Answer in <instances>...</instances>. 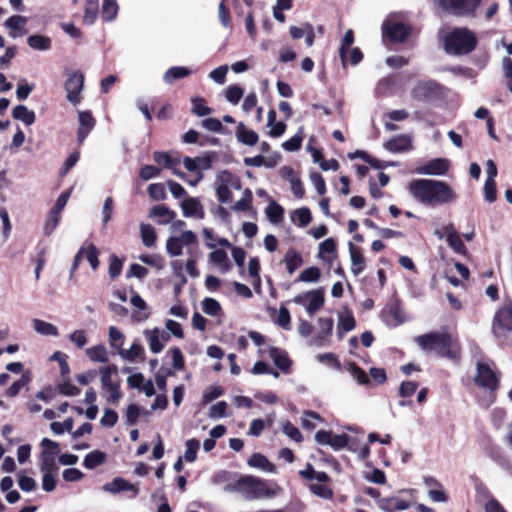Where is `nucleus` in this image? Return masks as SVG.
Segmentation results:
<instances>
[{
  "instance_id": "nucleus-59",
  "label": "nucleus",
  "mask_w": 512,
  "mask_h": 512,
  "mask_svg": "<svg viewBox=\"0 0 512 512\" xmlns=\"http://www.w3.org/2000/svg\"><path fill=\"white\" fill-rule=\"evenodd\" d=\"M148 194L154 200H164L166 198V190L162 183H153L148 187Z\"/></svg>"
},
{
  "instance_id": "nucleus-48",
  "label": "nucleus",
  "mask_w": 512,
  "mask_h": 512,
  "mask_svg": "<svg viewBox=\"0 0 512 512\" xmlns=\"http://www.w3.org/2000/svg\"><path fill=\"white\" fill-rule=\"evenodd\" d=\"M210 261L221 266L223 270L228 271L231 267L227 253L223 249H217L209 254Z\"/></svg>"
},
{
  "instance_id": "nucleus-55",
  "label": "nucleus",
  "mask_w": 512,
  "mask_h": 512,
  "mask_svg": "<svg viewBox=\"0 0 512 512\" xmlns=\"http://www.w3.org/2000/svg\"><path fill=\"white\" fill-rule=\"evenodd\" d=\"M144 353V350L141 345L137 343H133L131 347L127 350L121 349L119 354L122 358L128 361H134L136 358L140 357Z\"/></svg>"
},
{
  "instance_id": "nucleus-1",
  "label": "nucleus",
  "mask_w": 512,
  "mask_h": 512,
  "mask_svg": "<svg viewBox=\"0 0 512 512\" xmlns=\"http://www.w3.org/2000/svg\"><path fill=\"white\" fill-rule=\"evenodd\" d=\"M409 193L419 203L430 207L455 202L456 192L445 181L435 179H415L408 184Z\"/></svg>"
},
{
  "instance_id": "nucleus-28",
  "label": "nucleus",
  "mask_w": 512,
  "mask_h": 512,
  "mask_svg": "<svg viewBox=\"0 0 512 512\" xmlns=\"http://www.w3.org/2000/svg\"><path fill=\"white\" fill-rule=\"evenodd\" d=\"M40 470L42 473L58 474L59 467L56 463V456L48 453L40 454Z\"/></svg>"
},
{
  "instance_id": "nucleus-31",
  "label": "nucleus",
  "mask_w": 512,
  "mask_h": 512,
  "mask_svg": "<svg viewBox=\"0 0 512 512\" xmlns=\"http://www.w3.org/2000/svg\"><path fill=\"white\" fill-rule=\"evenodd\" d=\"M266 215L271 223L278 224L283 221L284 209L277 202L271 201L266 208Z\"/></svg>"
},
{
  "instance_id": "nucleus-13",
  "label": "nucleus",
  "mask_w": 512,
  "mask_h": 512,
  "mask_svg": "<svg viewBox=\"0 0 512 512\" xmlns=\"http://www.w3.org/2000/svg\"><path fill=\"white\" fill-rule=\"evenodd\" d=\"M383 33L391 42H403L409 35V28L402 22H395L386 25Z\"/></svg>"
},
{
  "instance_id": "nucleus-53",
  "label": "nucleus",
  "mask_w": 512,
  "mask_h": 512,
  "mask_svg": "<svg viewBox=\"0 0 512 512\" xmlns=\"http://www.w3.org/2000/svg\"><path fill=\"white\" fill-rule=\"evenodd\" d=\"M122 268H123V261L115 254H112L109 257V268H108V273H109V276L111 277V279L117 278L121 274Z\"/></svg>"
},
{
  "instance_id": "nucleus-22",
  "label": "nucleus",
  "mask_w": 512,
  "mask_h": 512,
  "mask_svg": "<svg viewBox=\"0 0 512 512\" xmlns=\"http://www.w3.org/2000/svg\"><path fill=\"white\" fill-rule=\"evenodd\" d=\"M283 262L286 265L287 272L293 274L303 264V257L300 252L294 249H289L284 258Z\"/></svg>"
},
{
  "instance_id": "nucleus-23",
  "label": "nucleus",
  "mask_w": 512,
  "mask_h": 512,
  "mask_svg": "<svg viewBox=\"0 0 512 512\" xmlns=\"http://www.w3.org/2000/svg\"><path fill=\"white\" fill-rule=\"evenodd\" d=\"M248 465L268 473H274L276 471L275 465L271 463L266 456L260 453H254L249 458Z\"/></svg>"
},
{
  "instance_id": "nucleus-14",
  "label": "nucleus",
  "mask_w": 512,
  "mask_h": 512,
  "mask_svg": "<svg viewBox=\"0 0 512 512\" xmlns=\"http://www.w3.org/2000/svg\"><path fill=\"white\" fill-rule=\"evenodd\" d=\"M181 209L184 217H196L199 219L205 217L203 206L198 198L187 197L181 202Z\"/></svg>"
},
{
  "instance_id": "nucleus-58",
  "label": "nucleus",
  "mask_w": 512,
  "mask_h": 512,
  "mask_svg": "<svg viewBox=\"0 0 512 512\" xmlns=\"http://www.w3.org/2000/svg\"><path fill=\"white\" fill-rule=\"evenodd\" d=\"M309 489L314 495H316L320 498L331 499L333 497L332 490L324 484H321V483L311 484L309 486Z\"/></svg>"
},
{
  "instance_id": "nucleus-45",
  "label": "nucleus",
  "mask_w": 512,
  "mask_h": 512,
  "mask_svg": "<svg viewBox=\"0 0 512 512\" xmlns=\"http://www.w3.org/2000/svg\"><path fill=\"white\" fill-rule=\"evenodd\" d=\"M292 220L298 222L301 227H306L312 221V214L309 208L302 207L292 213Z\"/></svg>"
},
{
  "instance_id": "nucleus-36",
  "label": "nucleus",
  "mask_w": 512,
  "mask_h": 512,
  "mask_svg": "<svg viewBox=\"0 0 512 512\" xmlns=\"http://www.w3.org/2000/svg\"><path fill=\"white\" fill-rule=\"evenodd\" d=\"M354 40H355V37H354L353 30L348 29L345 32V35H344V37L342 39V42H341V45H340V48H339V56L341 58V61H342L343 65H345L346 62H347L348 51H349V48L354 43Z\"/></svg>"
},
{
  "instance_id": "nucleus-43",
  "label": "nucleus",
  "mask_w": 512,
  "mask_h": 512,
  "mask_svg": "<svg viewBox=\"0 0 512 512\" xmlns=\"http://www.w3.org/2000/svg\"><path fill=\"white\" fill-rule=\"evenodd\" d=\"M260 261L257 257L250 258L248 262V274L252 280V284L254 286L261 285V277H260Z\"/></svg>"
},
{
  "instance_id": "nucleus-26",
  "label": "nucleus",
  "mask_w": 512,
  "mask_h": 512,
  "mask_svg": "<svg viewBox=\"0 0 512 512\" xmlns=\"http://www.w3.org/2000/svg\"><path fill=\"white\" fill-rule=\"evenodd\" d=\"M12 116L14 119L22 121L27 126L32 125L36 120L35 113L30 111L25 105H17L14 107Z\"/></svg>"
},
{
  "instance_id": "nucleus-49",
  "label": "nucleus",
  "mask_w": 512,
  "mask_h": 512,
  "mask_svg": "<svg viewBox=\"0 0 512 512\" xmlns=\"http://www.w3.org/2000/svg\"><path fill=\"white\" fill-rule=\"evenodd\" d=\"M347 371L351 374L354 380L357 381L360 385L369 384V378L366 375L365 371L362 370L357 364L349 363L347 366Z\"/></svg>"
},
{
  "instance_id": "nucleus-63",
  "label": "nucleus",
  "mask_w": 512,
  "mask_h": 512,
  "mask_svg": "<svg viewBox=\"0 0 512 512\" xmlns=\"http://www.w3.org/2000/svg\"><path fill=\"white\" fill-rule=\"evenodd\" d=\"M283 433L296 442H301L303 439L300 430L289 421L283 424Z\"/></svg>"
},
{
  "instance_id": "nucleus-9",
  "label": "nucleus",
  "mask_w": 512,
  "mask_h": 512,
  "mask_svg": "<svg viewBox=\"0 0 512 512\" xmlns=\"http://www.w3.org/2000/svg\"><path fill=\"white\" fill-rule=\"evenodd\" d=\"M324 295V288L320 287L295 296L293 301L304 306L306 311L312 315L323 307Z\"/></svg>"
},
{
  "instance_id": "nucleus-37",
  "label": "nucleus",
  "mask_w": 512,
  "mask_h": 512,
  "mask_svg": "<svg viewBox=\"0 0 512 512\" xmlns=\"http://www.w3.org/2000/svg\"><path fill=\"white\" fill-rule=\"evenodd\" d=\"M217 179L220 182V185H226V186L232 187L234 189L241 188L240 178L228 170L221 171L217 175Z\"/></svg>"
},
{
  "instance_id": "nucleus-10",
  "label": "nucleus",
  "mask_w": 512,
  "mask_h": 512,
  "mask_svg": "<svg viewBox=\"0 0 512 512\" xmlns=\"http://www.w3.org/2000/svg\"><path fill=\"white\" fill-rule=\"evenodd\" d=\"M442 94V86L436 81H426L417 84L413 90V97L422 102H430L438 99Z\"/></svg>"
},
{
  "instance_id": "nucleus-15",
  "label": "nucleus",
  "mask_w": 512,
  "mask_h": 512,
  "mask_svg": "<svg viewBox=\"0 0 512 512\" xmlns=\"http://www.w3.org/2000/svg\"><path fill=\"white\" fill-rule=\"evenodd\" d=\"M349 253L351 258V271L355 276L360 275L366 268V260L361 248L349 242Z\"/></svg>"
},
{
  "instance_id": "nucleus-25",
  "label": "nucleus",
  "mask_w": 512,
  "mask_h": 512,
  "mask_svg": "<svg viewBox=\"0 0 512 512\" xmlns=\"http://www.w3.org/2000/svg\"><path fill=\"white\" fill-rule=\"evenodd\" d=\"M192 74V71L186 67L173 66L170 67L163 76V80L167 84H172L176 80L186 78Z\"/></svg>"
},
{
  "instance_id": "nucleus-52",
  "label": "nucleus",
  "mask_w": 512,
  "mask_h": 512,
  "mask_svg": "<svg viewBox=\"0 0 512 512\" xmlns=\"http://www.w3.org/2000/svg\"><path fill=\"white\" fill-rule=\"evenodd\" d=\"M166 250L167 253L172 257L180 256L183 250L181 239L174 236L169 237L166 242Z\"/></svg>"
},
{
  "instance_id": "nucleus-3",
  "label": "nucleus",
  "mask_w": 512,
  "mask_h": 512,
  "mask_svg": "<svg viewBox=\"0 0 512 512\" xmlns=\"http://www.w3.org/2000/svg\"><path fill=\"white\" fill-rule=\"evenodd\" d=\"M416 343L424 350H431L438 355L458 359L460 356V347L456 338L447 333H429L418 336Z\"/></svg>"
},
{
  "instance_id": "nucleus-17",
  "label": "nucleus",
  "mask_w": 512,
  "mask_h": 512,
  "mask_svg": "<svg viewBox=\"0 0 512 512\" xmlns=\"http://www.w3.org/2000/svg\"><path fill=\"white\" fill-rule=\"evenodd\" d=\"M147 341L149 343L150 350L153 353H159L163 349V342L169 339V335L165 331L159 329H153L152 331L145 332Z\"/></svg>"
},
{
  "instance_id": "nucleus-11",
  "label": "nucleus",
  "mask_w": 512,
  "mask_h": 512,
  "mask_svg": "<svg viewBox=\"0 0 512 512\" xmlns=\"http://www.w3.org/2000/svg\"><path fill=\"white\" fill-rule=\"evenodd\" d=\"M450 162L445 158H436L419 166L416 173L424 175H445L449 170Z\"/></svg>"
},
{
  "instance_id": "nucleus-51",
  "label": "nucleus",
  "mask_w": 512,
  "mask_h": 512,
  "mask_svg": "<svg viewBox=\"0 0 512 512\" xmlns=\"http://www.w3.org/2000/svg\"><path fill=\"white\" fill-rule=\"evenodd\" d=\"M271 356L274 360L275 365L279 369H281L284 372L288 371L291 363L286 353H283L277 349H273L271 351Z\"/></svg>"
},
{
  "instance_id": "nucleus-6",
  "label": "nucleus",
  "mask_w": 512,
  "mask_h": 512,
  "mask_svg": "<svg viewBox=\"0 0 512 512\" xmlns=\"http://www.w3.org/2000/svg\"><path fill=\"white\" fill-rule=\"evenodd\" d=\"M476 385L495 391L499 385V376L495 371V364L491 360H477L476 361V374L474 376Z\"/></svg>"
},
{
  "instance_id": "nucleus-34",
  "label": "nucleus",
  "mask_w": 512,
  "mask_h": 512,
  "mask_svg": "<svg viewBox=\"0 0 512 512\" xmlns=\"http://www.w3.org/2000/svg\"><path fill=\"white\" fill-rule=\"evenodd\" d=\"M153 159L158 165L169 169H175L180 164L179 158H173L166 152H154Z\"/></svg>"
},
{
  "instance_id": "nucleus-7",
  "label": "nucleus",
  "mask_w": 512,
  "mask_h": 512,
  "mask_svg": "<svg viewBox=\"0 0 512 512\" xmlns=\"http://www.w3.org/2000/svg\"><path fill=\"white\" fill-rule=\"evenodd\" d=\"M482 0H440L439 4L448 14L457 17L474 16Z\"/></svg>"
},
{
  "instance_id": "nucleus-24",
  "label": "nucleus",
  "mask_w": 512,
  "mask_h": 512,
  "mask_svg": "<svg viewBox=\"0 0 512 512\" xmlns=\"http://www.w3.org/2000/svg\"><path fill=\"white\" fill-rule=\"evenodd\" d=\"M217 155L215 152H208L203 156L195 157L197 168L199 170L198 177L195 182H191V185H196L199 181L202 180L203 174L201 173L202 170H208L212 167V163L216 161Z\"/></svg>"
},
{
  "instance_id": "nucleus-62",
  "label": "nucleus",
  "mask_w": 512,
  "mask_h": 512,
  "mask_svg": "<svg viewBox=\"0 0 512 512\" xmlns=\"http://www.w3.org/2000/svg\"><path fill=\"white\" fill-rule=\"evenodd\" d=\"M484 198L487 202L493 203L497 199V188L495 180H486L484 184Z\"/></svg>"
},
{
  "instance_id": "nucleus-32",
  "label": "nucleus",
  "mask_w": 512,
  "mask_h": 512,
  "mask_svg": "<svg viewBox=\"0 0 512 512\" xmlns=\"http://www.w3.org/2000/svg\"><path fill=\"white\" fill-rule=\"evenodd\" d=\"M199 133L194 130V129H190L188 130L182 137V140L183 142L187 143V144H195V143H199L200 146H204L206 145L207 143H210V144H213V145H217L218 144V139L217 138H208V137H205L203 140L199 141Z\"/></svg>"
},
{
  "instance_id": "nucleus-5",
  "label": "nucleus",
  "mask_w": 512,
  "mask_h": 512,
  "mask_svg": "<svg viewBox=\"0 0 512 512\" xmlns=\"http://www.w3.org/2000/svg\"><path fill=\"white\" fill-rule=\"evenodd\" d=\"M333 322H301L298 331L302 337L309 338L310 345H323L331 335Z\"/></svg>"
},
{
  "instance_id": "nucleus-41",
  "label": "nucleus",
  "mask_w": 512,
  "mask_h": 512,
  "mask_svg": "<svg viewBox=\"0 0 512 512\" xmlns=\"http://www.w3.org/2000/svg\"><path fill=\"white\" fill-rule=\"evenodd\" d=\"M337 251V242L334 238H327L319 244L318 257L322 258L326 262L331 263L332 258L324 257V254H332Z\"/></svg>"
},
{
  "instance_id": "nucleus-35",
  "label": "nucleus",
  "mask_w": 512,
  "mask_h": 512,
  "mask_svg": "<svg viewBox=\"0 0 512 512\" xmlns=\"http://www.w3.org/2000/svg\"><path fill=\"white\" fill-rule=\"evenodd\" d=\"M200 449V442L197 439H189L185 443V452L183 459L188 463H193L197 459V453Z\"/></svg>"
},
{
  "instance_id": "nucleus-60",
  "label": "nucleus",
  "mask_w": 512,
  "mask_h": 512,
  "mask_svg": "<svg viewBox=\"0 0 512 512\" xmlns=\"http://www.w3.org/2000/svg\"><path fill=\"white\" fill-rule=\"evenodd\" d=\"M227 403L225 401L217 402L209 409V417L212 419H220L226 417Z\"/></svg>"
},
{
  "instance_id": "nucleus-61",
  "label": "nucleus",
  "mask_w": 512,
  "mask_h": 512,
  "mask_svg": "<svg viewBox=\"0 0 512 512\" xmlns=\"http://www.w3.org/2000/svg\"><path fill=\"white\" fill-rule=\"evenodd\" d=\"M73 428V419L67 418L63 422H52L50 425V429L55 434H63L65 431L70 432Z\"/></svg>"
},
{
  "instance_id": "nucleus-39",
  "label": "nucleus",
  "mask_w": 512,
  "mask_h": 512,
  "mask_svg": "<svg viewBox=\"0 0 512 512\" xmlns=\"http://www.w3.org/2000/svg\"><path fill=\"white\" fill-rule=\"evenodd\" d=\"M446 241L449 247L453 249L454 252L461 255H466L467 248L456 231L448 233Z\"/></svg>"
},
{
  "instance_id": "nucleus-4",
  "label": "nucleus",
  "mask_w": 512,
  "mask_h": 512,
  "mask_svg": "<svg viewBox=\"0 0 512 512\" xmlns=\"http://www.w3.org/2000/svg\"><path fill=\"white\" fill-rule=\"evenodd\" d=\"M478 39L467 27H454L444 37V50L450 55H467L475 50Z\"/></svg>"
},
{
  "instance_id": "nucleus-40",
  "label": "nucleus",
  "mask_w": 512,
  "mask_h": 512,
  "mask_svg": "<svg viewBox=\"0 0 512 512\" xmlns=\"http://www.w3.org/2000/svg\"><path fill=\"white\" fill-rule=\"evenodd\" d=\"M141 239L146 247H152L157 240V234L153 226L150 224H141L140 226Z\"/></svg>"
},
{
  "instance_id": "nucleus-29",
  "label": "nucleus",
  "mask_w": 512,
  "mask_h": 512,
  "mask_svg": "<svg viewBox=\"0 0 512 512\" xmlns=\"http://www.w3.org/2000/svg\"><path fill=\"white\" fill-rule=\"evenodd\" d=\"M99 12L98 0H87L85 3V13L83 16V23L85 25H92L97 19Z\"/></svg>"
},
{
  "instance_id": "nucleus-42",
  "label": "nucleus",
  "mask_w": 512,
  "mask_h": 512,
  "mask_svg": "<svg viewBox=\"0 0 512 512\" xmlns=\"http://www.w3.org/2000/svg\"><path fill=\"white\" fill-rule=\"evenodd\" d=\"M118 13V4L116 0H103L101 16L104 21H112Z\"/></svg>"
},
{
  "instance_id": "nucleus-38",
  "label": "nucleus",
  "mask_w": 512,
  "mask_h": 512,
  "mask_svg": "<svg viewBox=\"0 0 512 512\" xmlns=\"http://www.w3.org/2000/svg\"><path fill=\"white\" fill-rule=\"evenodd\" d=\"M28 45L35 50L45 51L51 48V39L42 35H31L27 39Z\"/></svg>"
},
{
  "instance_id": "nucleus-30",
  "label": "nucleus",
  "mask_w": 512,
  "mask_h": 512,
  "mask_svg": "<svg viewBox=\"0 0 512 512\" xmlns=\"http://www.w3.org/2000/svg\"><path fill=\"white\" fill-rule=\"evenodd\" d=\"M150 215L156 217H164L165 219L161 221L162 224H167L172 222L176 218V212L171 210L164 204L155 205L151 208Z\"/></svg>"
},
{
  "instance_id": "nucleus-18",
  "label": "nucleus",
  "mask_w": 512,
  "mask_h": 512,
  "mask_svg": "<svg viewBox=\"0 0 512 512\" xmlns=\"http://www.w3.org/2000/svg\"><path fill=\"white\" fill-rule=\"evenodd\" d=\"M384 146L392 153H399L410 150L412 144L409 136L401 134L391 138Z\"/></svg>"
},
{
  "instance_id": "nucleus-16",
  "label": "nucleus",
  "mask_w": 512,
  "mask_h": 512,
  "mask_svg": "<svg viewBox=\"0 0 512 512\" xmlns=\"http://www.w3.org/2000/svg\"><path fill=\"white\" fill-rule=\"evenodd\" d=\"M103 490L112 494L119 493L121 491H131L135 497L139 490L135 484L126 481L123 478H115L113 481L103 485Z\"/></svg>"
},
{
  "instance_id": "nucleus-50",
  "label": "nucleus",
  "mask_w": 512,
  "mask_h": 512,
  "mask_svg": "<svg viewBox=\"0 0 512 512\" xmlns=\"http://www.w3.org/2000/svg\"><path fill=\"white\" fill-rule=\"evenodd\" d=\"M87 356L94 362L104 363L107 361V351L104 346L98 345L86 350Z\"/></svg>"
},
{
  "instance_id": "nucleus-20",
  "label": "nucleus",
  "mask_w": 512,
  "mask_h": 512,
  "mask_svg": "<svg viewBox=\"0 0 512 512\" xmlns=\"http://www.w3.org/2000/svg\"><path fill=\"white\" fill-rule=\"evenodd\" d=\"M378 505L385 512L403 511L410 507V503L396 497L382 498L378 501Z\"/></svg>"
},
{
  "instance_id": "nucleus-56",
  "label": "nucleus",
  "mask_w": 512,
  "mask_h": 512,
  "mask_svg": "<svg viewBox=\"0 0 512 512\" xmlns=\"http://www.w3.org/2000/svg\"><path fill=\"white\" fill-rule=\"evenodd\" d=\"M30 381L28 374H23L20 379L13 382V384L7 389L6 394L9 397H15L19 394L20 390L25 387Z\"/></svg>"
},
{
  "instance_id": "nucleus-33",
  "label": "nucleus",
  "mask_w": 512,
  "mask_h": 512,
  "mask_svg": "<svg viewBox=\"0 0 512 512\" xmlns=\"http://www.w3.org/2000/svg\"><path fill=\"white\" fill-rule=\"evenodd\" d=\"M191 103V112L197 115L198 117H203L212 113V109L207 106V101L203 97H192Z\"/></svg>"
},
{
  "instance_id": "nucleus-8",
  "label": "nucleus",
  "mask_w": 512,
  "mask_h": 512,
  "mask_svg": "<svg viewBox=\"0 0 512 512\" xmlns=\"http://www.w3.org/2000/svg\"><path fill=\"white\" fill-rule=\"evenodd\" d=\"M68 78L65 81L64 88L67 93V100L74 106L78 105L83 97L81 92L84 87L85 76L81 71H67Z\"/></svg>"
},
{
  "instance_id": "nucleus-27",
  "label": "nucleus",
  "mask_w": 512,
  "mask_h": 512,
  "mask_svg": "<svg viewBox=\"0 0 512 512\" xmlns=\"http://www.w3.org/2000/svg\"><path fill=\"white\" fill-rule=\"evenodd\" d=\"M106 459V453L100 450H94L85 456L83 465L86 469H94L99 465H102L106 461Z\"/></svg>"
},
{
  "instance_id": "nucleus-47",
  "label": "nucleus",
  "mask_w": 512,
  "mask_h": 512,
  "mask_svg": "<svg viewBox=\"0 0 512 512\" xmlns=\"http://www.w3.org/2000/svg\"><path fill=\"white\" fill-rule=\"evenodd\" d=\"M321 277V271L316 266H311L304 269L298 276V281L312 283L317 282Z\"/></svg>"
},
{
  "instance_id": "nucleus-21",
  "label": "nucleus",
  "mask_w": 512,
  "mask_h": 512,
  "mask_svg": "<svg viewBox=\"0 0 512 512\" xmlns=\"http://www.w3.org/2000/svg\"><path fill=\"white\" fill-rule=\"evenodd\" d=\"M236 138L240 143L248 146H254L259 140L258 134L253 130L247 129L242 122L237 125Z\"/></svg>"
},
{
  "instance_id": "nucleus-54",
  "label": "nucleus",
  "mask_w": 512,
  "mask_h": 512,
  "mask_svg": "<svg viewBox=\"0 0 512 512\" xmlns=\"http://www.w3.org/2000/svg\"><path fill=\"white\" fill-rule=\"evenodd\" d=\"M302 141H303V134H302V131L300 130L297 134L292 136L290 139L283 142L282 147L286 151L294 152L301 148Z\"/></svg>"
},
{
  "instance_id": "nucleus-44",
  "label": "nucleus",
  "mask_w": 512,
  "mask_h": 512,
  "mask_svg": "<svg viewBox=\"0 0 512 512\" xmlns=\"http://www.w3.org/2000/svg\"><path fill=\"white\" fill-rule=\"evenodd\" d=\"M84 247H85L84 257L89 262L91 268L93 270H97L100 265V261H99L100 252H99L98 248L92 243H90Z\"/></svg>"
},
{
  "instance_id": "nucleus-12",
  "label": "nucleus",
  "mask_w": 512,
  "mask_h": 512,
  "mask_svg": "<svg viewBox=\"0 0 512 512\" xmlns=\"http://www.w3.org/2000/svg\"><path fill=\"white\" fill-rule=\"evenodd\" d=\"M79 128L77 130V141L82 144L88 137L89 133L94 129L96 120L91 111H80L79 115Z\"/></svg>"
},
{
  "instance_id": "nucleus-46",
  "label": "nucleus",
  "mask_w": 512,
  "mask_h": 512,
  "mask_svg": "<svg viewBox=\"0 0 512 512\" xmlns=\"http://www.w3.org/2000/svg\"><path fill=\"white\" fill-rule=\"evenodd\" d=\"M202 310L212 317L220 316L222 311L220 303L214 298H205L202 302Z\"/></svg>"
},
{
  "instance_id": "nucleus-19",
  "label": "nucleus",
  "mask_w": 512,
  "mask_h": 512,
  "mask_svg": "<svg viewBox=\"0 0 512 512\" xmlns=\"http://www.w3.org/2000/svg\"><path fill=\"white\" fill-rule=\"evenodd\" d=\"M492 331L500 341L512 345V322H494Z\"/></svg>"
},
{
  "instance_id": "nucleus-64",
  "label": "nucleus",
  "mask_w": 512,
  "mask_h": 512,
  "mask_svg": "<svg viewBox=\"0 0 512 512\" xmlns=\"http://www.w3.org/2000/svg\"><path fill=\"white\" fill-rule=\"evenodd\" d=\"M494 320H512V301H506L496 312Z\"/></svg>"
},
{
  "instance_id": "nucleus-2",
  "label": "nucleus",
  "mask_w": 512,
  "mask_h": 512,
  "mask_svg": "<svg viewBox=\"0 0 512 512\" xmlns=\"http://www.w3.org/2000/svg\"><path fill=\"white\" fill-rule=\"evenodd\" d=\"M224 490L239 493L247 500H257L273 498L280 493L281 488L275 483H268L252 475H244L227 484Z\"/></svg>"
},
{
  "instance_id": "nucleus-57",
  "label": "nucleus",
  "mask_w": 512,
  "mask_h": 512,
  "mask_svg": "<svg viewBox=\"0 0 512 512\" xmlns=\"http://www.w3.org/2000/svg\"><path fill=\"white\" fill-rule=\"evenodd\" d=\"M244 90L236 84L230 85L226 89V98L232 104H237L243 97Z\"/></svg>"
}]
</instances>
